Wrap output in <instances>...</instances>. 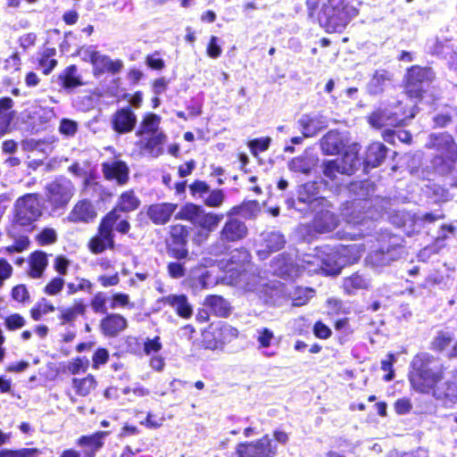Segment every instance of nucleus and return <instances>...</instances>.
<instances>
[{
  "mask_svg": "<svg viewBox=\"0 0 457 457\" xmlns=\"http://www.w3.org/2000/svg\"><path fill=\"white\" fill-rule=\"evenodd\" d=\"M12 107L13 101L12 98H0V137L8 131L13 119V112L11 111Z\"/></svg>",
  "mask_w": 457,
  "mask_h": 457,
  "instance_id": "28",
  "label": "nucleus"
},
{
  "mask_svg": "<svg viewBox=\"0 0 457 457\" xmlns=\"http://www.w3.org/2000/svg\"><path fill=\"white\" fill-rule=\"evenodd\" d=\"M203 209L194 204H187L176 214V219L185 220L190 221L192 224L196 225Z\"/></svg>",
  "mask_w": 457,
  "mask_h": 457,
  "instance_id": "36",
  "label": "nucleus"
},
{
  "mask_svg": "<svg viewBox=\"0 0 457 457\" xmlns=\"http://www.w3.org/2000/svg\"><path fill=\"white\" fill-rule=\"evenodd\" d=\"M88 363L87 358H76L69 363L68 370L71 374L85 372L88 368Z\"/></svg>",
  "mask_w": 457,
  "mask_h": 457,
  "instance_id": "61",
  "label": "nucleus"
},
{
  "mask_svg": "<svg viewBox=\"0 0 457 457\" xmlns=\"http://www.w3.org/2000/svg\"><path fill=\"white\" fill-rule=\"evenodd\" d=\"M390 83V75L385 70L377 71L368 84V90L370 94L381 93Z\"/></svg>",
  "mask_w": 457,
  "mask_h": 457,
  "instance_id": "33",
  "label": "nucleus"
},
{
  "mask_svg": "<svg viewBox=\"0 0 457 457\" xmlns=\"http://www.w3.org/2000/svg\"><path fill=\"white\" fill-rule=\"evenodd\" d=\"M162 118L154 113H146L139 126V129L137 131L138 135L145 134H152L155 135L158 132L159 126L161 123Z\"/></svg>",
  "mask_w": 457,
  "mask_h": 457,
  "instance_id": "34",
  "label": "nucleus"
},
{
  "mask_svg": "<svg viewBox=\"0 0 457 457\" xmlns=\"http://www.w3.org/2000/svg\"><path fill=\"white\" fill-rule=\"evenodd\" d=\"M165 141L166 136L162 132H159L146 140L143 150L150 156L156 158L162 154Z\"/></svg>",
  "mask_w": 457,
  "mask_h": 457,
  "instance_id": "32",
  "label": "nucleus"
},
{
  "mask_svg": "<svg viewBox=\"0 0 457 457\" xmlns=\"http://www.w3.org/2000/svg\"><path fill=\"white\" fill-rule=\"evenodd\" d=\"M26 320L19 313H13L4 319V326L8 330L13 331L23 328Z\"/></svg>",
  "mask_w": 457,
  "mask_h": 457,
  "instance_id": "49",
  "label": "nucleus"
},
{
  "mask_svg": "<svg viewBox=\"0 0 457 457\" xmlns=\"http://www.w3.org/2000/svg\"><path fill=\"white\" fill-rule=\"evenodd\" d=\"M64 279L60 277H55L45 287V293L48 295H56L63 288Z\"/></svg>",
  "mask_w": 457,
  "mask_h": 457,
  "instance_id": "57",
  "label": "nucleus"
},
{
  "mask_svg": "<svg viewBox=\"0 0 457 457\" xmlns=\"http://www.w3.org/2000/svg\"><path fill=\"white\" fill-rule=\"evenodd\" d=\"M235 453L237 457H275L277 445L265 435L260 439L238 444Z\"/></svg>",
  "mask_w": 457,
  "mask_h": 457,
  "instance_id": "9",
  "label": "nucleus"
},
{
  "mask_svg": "<svg viewBox=\"0 0 457 457\" xmlns=\"http://www.w3.org/2000/svg\"><path fill=\"white\" fill-rule=\"evenodd\" d=\"M289 170L295 172L308 173L311 170L310 161L303 156L294 158L289 162Z\"/></svg>",
  "mask_w": 457,
  "mask_h": 457,
  "instance_id": "48",
  "label": "nucleus"
},
{
  "mask_svg": "<svg viewBox=\"0 0 457 457\" xmlns=\"http://www.w3.org/2000/svg\"><path fill=\"white\" fill-rule=\"evenodd\" d=\"M369 286L370 279L359 273L345 278L343 282V288L348 295H354L358 290L366 289Z\"/></svg>",
  "mask_w": 457,
  "mask_h": 457,
  "instance_id": "31",
  "label": "nucleus"
},
{
  "mask_svg": "<svg viewBox=\"0 0 457 457\" xmlns=\"http://www.w3.org/2000/svg\"><path fill=\"white\" fill-rule=\"evenodd\" d=\"M77 71V67L75 65H71L63 71L62 75H60V79H62L64 87L72 88L81 85Z\"/></svg>",
  "mask_w": 457,
  "mask_h": 457,
  "instance_id": "42",
  "label": "nucleus"
},
{
  "mask_svg": "<svg viewBox=\"0 0 457 457\" xmlns=\"http://www.w3.org/2000/svg\"><path fill=\"white\" fill-rule=\"evenodd\" d=\"M395 259V254L394 250L384 251H377L371 253L367 262L370 263L374 267H383L390 263V262Z\"/></svg>",
  "mask_w": 457,
  "mask_h": 457,
  "instance_id": "38",
  "label": "nucleus"
},
{
  "mask_svg": "<svg viewBox=\"0 0 457 457\" xmlns=\"http://www.w3.org/2000/svg\"><path fill=\"white\" fill-rule=\"evenodd\" d=\"M353 253L354 255L350 257L349 262L358 261L363 249L361 245H353L348 247H343L341 251L325 246L317 250L315 255H306L301 264L295 265L288 256L279 254L271 264L272 272L281 278H294L300 273V269L312 272H323L326 275H337L340 272L343 262L340 260L339 254L346 255L348 253Z\"/></svg>",
  "mask_w": 457,
  "mask_h": 457,
  "instance_id": "1",
  "label": "nucleus"
},
{
  "mask_svg": "<svg viewBox=\"0 0 457 457\" xmlns=\"http://www.w3.org/2000/svg\"><path fill=\"white\" fill-rule=\"evenodd\" d=\"M432 361L433 357L428 353L415 356L410 374L411 386L418 392L432 394L436 400L451 408L457 403V384L445 382L438 385L443 373L439 369L430 367Z\"/></svg>",
  "mask_w": 457,
  "mask_h": 457,
  "instance_id": "2",
  "label": "nucleus"
},
{
  "mask_svg": "<svg viewBox=\"0 0 457 457\" xmlns=\"http://www.w3.org/2000/svg\"><path fill=\"white\" fill-rule=\"evenodd\" d=\"M111 123L115 132L126 134L135 128L137 116L129 108H120L112 114Z\"/></svg>",
  "mask_w": 457,
  "mask_h": 457,
  "instance_id": "14",
  "label": "nucleus"
},
{
  "mask_svg": "<svg viewBox=\"0 0 457 457\" xmlns=\"http://www.w3.org/2000/svg\"><path fill=\"white\" fill-rule=\"evenodd\" d=\"M96 217V212L89 201H79L72 208L67 219L71 222H84L87 223L93 221Z\"/></svg>",
  "mask_w": 457,
  "mask_h": 457,
  "instance_id": "20",
  "label": "nucleus"
},
{
  "mask_svg": "<svg viewBox=\"0 0 457 457\" xmlns=\"http://www.w3.org/2000/svg\"><path fill=\"white\" fill-rule=\"evenodd\" d=\"M92 65L96 74H101L104 72L115 74L122 70L123 62L119 59L112 60L105 54H93Z\"/></svg>",
  "mask_w": 457,
  "mask_h": 457,
  "instance_id": "19",
  "label": "nucleus"
},
{
  "mask_svg": "<svg viewBox=\"0 0 457 457\" xmlns=\"http://www.w3.org/2000/svg\"><path fill=\"white\" fill-rule=\"evenodd\" d=\"M313 187V184H305L301 186L298 189V200L302 203L309 204L312 207L315 206L316 204L324 202V199L314 197V194L312 191Z\"/></svg>",
  "mask_w": 457,
  "mask_h": 457,
  "instance_id": "43",
  "label": "nucleus"
},
{
  "mask_svg": "<svg viewBox=\"0 0 457 457\" xmlns=\"http://www.w3.org/2000/svg\"><path fill=\"white\" fill-rule=\"evenodd\" d=\"M224 197L223 192L220 189H216L209 193L204 199V203L210 207H219L222 204Z\"/></svg>",
  "mask_w": 457,
  "mask_h": 457,
  "instance_id": "59",
  "label": "nucleus"
},
{
  "mask_svg": "<svg viewBox=\"0 0 457 457\" xmlns=\"http://www.w3.org/2000/svg\"><path fill=\"white\" fill-rule=\"evenodd\" d=\"M74 194L72 183L67 179H58L48 185V201L54 208L66 205Z\"/></svg>",
  "mask_w": 457,
  "mask_h": 457,
  "instance_id": "12",
  "label": "nucleus"
},
{
  "mask_svg": "<svg viewBox=\"0 0 457 457\" xmlns=\"http://www.w3.org/2000/svg\"><path fill=\"white\" fill-rule=\"evenodd\" d=\"M177 207L178 205L172 203L155 204L147 208L146 214L154 224L163 225L170 220Z\"/></svg>",
  "mask_w": 457,
  "mask_h": 457,
  "instance_id": "16",
  "label": "nucleus"
},
{
  "mask_svg": "<svg viewBox=\"0 0 457 457\" xmlns=\"http://www.w3.org/2000/svg\"><path fill=\"white\" fill-rule=\"evenodd\" d=\"M246 235L245 224L237 219H230L220 231V240L222 242H236L243 239Z\"/></svg>",
  "mask_w": 457,
  "mask_h": 457,
  "instance_id": "17",
  "label": "nucleus"
},
{
  "mask_svg": "<svg viewBox=\"0 0 457 457\" xmlns=\"http://www.w3.org/2000/svg\"><path fill=\"white\" fill-rule=\"evenodd\" d=\"M223 220V214L205 213L202 212L196 226L209 232L213 231Z\"/></svg>",
  "mask_w": 457,
  "mask_h": 457,
  "instance_id": "39",
  "label": "nucleus"
},
{
  "mask_svg": "<svg viewBox=\"0 0 457 457\" xmlns=\"http://www.w3.org/2000/svg\"><path fill=\"white\" fill-rule=\"evenodd\" d=\"M78 130V124L76 121L69 120V119H62L60 122L59 126V131L62 135L71 137H73Z\"/></svg>",
  "mask_w": 457,
  "mask_h": 457,
  "instance_id": "54",
  "label": "nucleus"
},
{
  "mask_svg": "<svg viewBox=\"0 0 457 457\" xmlns=\"http://www.w3.org/2000/svg\"><path fill=\"white\" fill-rule=\"evenodd\" d=\"M79 283H68L67 289L69 295H73L78 291H91L92 283L86 278H79Z\"/></svg>",
  "mask_w": 457,
  "mask_h": 457,
  "instance_id": "58",
  "label": "nucleus"
},
{
  "mask_svg": "<svg viewBox=\"0 0 457 457\" xmlns=\"http://www.w3.org/2000/svg\"><path fill=\"white\" fill-rule=\"evenodd\" d=\"M162 348V344L161 342L160 337L158 336L153 338L147 337L144 343V352L147 355L158 353Z\"/></svg>",
  "mask_w": 457,
  "mask_h": 457,
  "instance_id": "56",
  "label": "nucleus"
},
{
  "mask_svg": "<svg viewBox=\"0 0 457 457\" xmlns=\"http://www.w3.org/2000/svg\"><path fill=\"white\" fill-rule=\"evenodd\" d=\"M249 253L245 250H237L232 252L231 259L226 266H221L228 273V278L236 286L245 287L249 291H256L257 293H265L266 284L263 279L250 274L245 269L248 262Z\"/></svg>",
  "mask_w": 457,
  "mask_h": 457,
  "instance_id": "5",
  "label": "nucleus"
},
{
  "mask_svg": "<svg viewBox=\"0 0 457 457\" xmlns=\"http://www.w3.org/2000/svg\"><path fill=\"white\" fill-rule=\"evenodd\" d=\"M344 140L339 132L331 130L321 140V149L327 154H337L343 147Z\"/></svg>",
  "mask_w": 457,
  "mask_h": 457,
  "instance_id": "30",
  "label": "nucleus"
},
{
  "mask_svg": "<svg viewBox=\"0 0 457 457\" xmlns=\"http://www.w3.org/2000/svg\"><path fill=\"white\" fill-rule=\"evenodd\" d=\"M360 146L357 144L351 145L344 156L336 160L328 161L323 163V173L330 179H335L337 174L351 175L361 165L358 158Z\"/></svg>",
  "mask_w": 457,
  "mask_h": 457,
  "instance_id": "7",
  "label": "nucleus"
},
{
  "mask_svg": "<svg viewBox=\"0 0 457 457\" xmlns=\"http://www.w3.org/2000/svg\"><path fill=\"white\" fill-rule=\"evenodd\" d=\"M358 13L352 0H327L319 12L318 21L328 33L342 32Z\"/></svg>",
  "mask_w": 457,
  "mask_h": 457,
  "instance_id": "4",
  "label": "nucleus"
},
{
  "mask_svg": "<svg viewBox=\"0 0 457 457\" xmlns=\"http://www.w3.org/2000/svg\"><path fill=\"white\" fill-rule=\"evenodd\" d=\"M54 48H47L44 51L39 60V65L43 69L45 74H49L57 64V61L54 58L55 55Z\"/></svg>",
  "mask_w": 457,
  "mask_h": 457,
  "instance_id": "45",
  "label": "nucleus"
},
{
  "mask_svg": "<svg viewBox=\"0 0 457 457\" xmlns=\"http://www.w3.org/2000/svg\"><path fill=\"white\" fill-rule=\"evenodd\" d=\"M303 137L315 136L327 127V120L321 114H305L298 120Z\"/></svg>",
  "mask_w": 457,
  "mask_h": 457,
  "instance_id": "18",
  "label": "nucleus"
},
{
  "mask_svg": "<svg viewBox=\"0 0 457 457\" xmlns=\"http://www.w3.org/2000/svg\"><path fill=\"white\" fill-rule=\"evenodd\" d=\"M204 303L218 316H226L228 313V303L221 296L209 295L205 298Z\"/></svg>",
  "mask_w": 457,
  "mask_h": 457,
  "instance_id": "37",
  "label": "nucleus"
},
{
  "mask_svg": "<svg viewBox=\"0 0 457 457\" xmlns=\"http://www.w3.org/2000/svg\"><path fill=\"white\" fill-rule=\"evenodd\" d=\"M127 320L120 314H109L101 321V328L104 335L114 337L127 328Z\"/></svg>",
  "mask_w": 457,
  "mask_h": 457,
  "instance_id": "23",
  "label": "nucleus"
},
{
  "mask_svg": "<svg viewBox=\"0 0 457 457\" xmlns=\"http://www.w3.org/2000/svg\"><path fill=\"white\" fill-rule=\"evenodd\" d=\"M109 432L100 431L89 436H81L77 444L79 446H88L90 450L85 452L86 457H95L96 453L103 446V440Z\"/></svg>",
  "mask_w": 457,
  "mask_h": 457,
  "instance_id": "27",
  "label": "nucleus"
},
{
  "mask_svg": "<svg viewBox=\"0 0 457 457\" xmlns=\"http://www.w3.org/2000/svg\"><path fill=\"white\" fill-rule=\"evenodd\" d=\"M314 295V290L309 287H298L292 295V302L295 306L306 304Z\"/></svg>",
  "mask_w": 457,
  "mask_h": 457,
  "instance_id": "46",
  "label": "nucleus"
},
{
  "mask_svg": "<svg viewBox=\"0 0 457 457\" xmlns=\"http://www.w3.org/2000/svg\"><path fill=\"white\" fill-rule=\"evenodd\" d=\"M140 205L139 198L134 191L129 190L122 193L117 202L115 208L109 213L114 212V223L120 219V212H129L137 210Z\"/></svg>",
  "mask_w": 457,
  "mask_h": 457,
  "instance_id": "22",
  "label": "nucleus"
},
{
  "mask_svg": "<svg viewBox=\"0 0 457 457\" xmlns=\"http://www.w3.org/2000/svg\"><path fill=\"white\" fill-rule=\"evenodd\" d=\"M187 241L184 242H171L169 245V252L170 255L176 259H184L187 256V249L186 248Z\"/></svg>",
  "mask_w": 457,
  "mask_h": 457,
  "instance_id": "52",
  "label": "nucleus"
},
{
  "mask_svg": "<svg viewBox=\"0 0 457 457\" xmlns=\"http://www.w3.org/2000/svg\"><path fill=\"white\" fill-rule=\"evenodd\" d=\"M84 305L82 303H75L71 307H60L58 311L60 312L59 319L62 321V324L69 323L73 321L79 314L84 312Z\"/></svg>",
  "mask_w": 457,
  "mask_h": 457,
  "instance_id": "40",
  "label": "nucleus"
},
{
  "mask_svg": "<svg viewBox=\"0 0 457 457\" xmlns=\"http://www.w3.org/2000/svg\"><path fill=\"white\" fill-rule=\"evenodd\" d=\"M55 311V307L46 298L38 301L30 310L31 318L37 321L45 315Z\"/></svg>",
  "mask_w": 457,
  "mask_h": 457,
  "instance_id": "41",
  "label": "nucleus"
},
{
  "mask_svg": "<svg viewBox=\"0 0 457 457\" xmlns=\"http://www.w3.org/2000/svg\"><path fill=\"white\" fill-rule=\"evenodd\" d=\"M203 345L206 349L215 350L221 346V339H219L217 328L204 331L203 334Z\"/></svg>",
  "mask_w": 457,
  "mask_h": 457,
  "instance_id": "47",
  "label": "nucleus"
},
{
  "mask_svg": "<svg viewBox=\"0 0 457 457\" xmlns=\"http://www.w3.org/2000/svg\"><path fill=\"white\" fill-rule=\"evenodd\" d=\"M103 171L107 179H114L123 185L129 179V168L124 162L112 161L103 164Z\"/></svg>",
  "mask_w": 457,
  "mask_h": 457,
  "instance_id": "21",
  "label": "nucleus"
},
{
  "mask_svg": "<svg viewBox=\"0 0 457 457\" xmlns=\"http://www.w3.org/2000/svg\"><path fill=\"white\" fill-rule=\"evenodd\" d=\"M42 214L37 195L28 194L17 199L15 203V221L21 226H29Z\"/></svg>",
  "mask_w": 457,
  "mask_h": 457,
  "instance_id": "8",
  "label": "nucleus"
},
{
  "mask_svg": "<svg viewBox=\"0 0 457 457\" xmlns=\"http://www.w3.org/2000/svg\"><path fill=\"white\" fill-rule=\"evenodd\" d=\"M357 189H360V193H356L360 197L347 202L342 209V215L348 229L344 232L343 237L351 239L361 237L371 227L373 221L383 214L382 208L378 205V199L365 198L368 195L366 183L359 182L351 185L350 191L355 192Z\"/></svg>",
  "mask_w": 457,
  "mask_h": 457,
  "instance_id": "3",
  "label": "nucleus"
},
{
  "mask_svg": "<svg viewBox=\"0 0 457 457\" xmlns=\"http://www.w3.org/2000/svg\"><path fill=\"white\" fill-rule=\"evenodd\" d=\"M217 334L219 339H221V345L226 342H229L230 340L237 337L238 331L237 328L229 326L223 325L220 328H217Z\"/></svg>",
  "mask_w": 457,
  "mask_h": 457,
  "instance_id": "50",
  "label": "nucleus"
},
{
  "mask_svg": "<svg viewBox=\"0 0 457 457\" xmlns=\"http://www.w3.org/2000/svg\"><path fill=\"white\" fill-rule=\"evenodd\" d=\"M386 155V146L378 142L370 144L367 149L364 163L367 167H378Z\"/></svg>",
  "mask_w": 457,
  "mask_h": 457,
  "instance_id": "29",
  "label": "nucleus"
},
{
  "mask_svg": "<svg viewBox=\"0 0 457 457\" xmlns=\"http://www.w3.org/2000/svg\"><path fill=\"white\" fill-rule=\"evenodd\" d=\"M427 145L438 152L432 160L436 172L441 175L450 173L457 162V145L453 137L447 133L432 134Z\"/></svg>",
  "mask_w": 457,
  "mask_h": 457,
  "instance_id": "6",
  "label": "nucleus"
},
{
  "mask_svg": "<svg viewBox=\"0 0 457 457\" xmlns=\"http://www.w3.org/2000/svg\"><path fill=\"white\" fill-rule=\"evenodd\" d=\"M263 244L266 249H258L257 254L260 259L267 258L269 253L281 249L285 245L284 236L278 232H269L262 235Z\"/></svg>",
  "mask_w": 457,
  "mask_h": 457,
  "instance_id": "24",
  "label": "nucleus"
},
{
  "mask_svg": "<svg viewBox=\"0 0 457 457\" xmlns=\"http://www.w3.org/2000/svg\"><path fill=\"white\" fill-rule=\"evenodd\" d=\"M338 224L337 219L330 211H321L313 220L314 229L320 233H327L332 231Z\"/></svg>",
  "mask_w": 457,
  "mask_h": 457,
  "instance_id": "26",
  "label": "nucleus"
},
{
  "mask_svg": "<svg viewBox=\"0 0 457 457\" xmlns=\"http://www.w3.org/2000/svg\"><path fill=\"white\" fill-rule=\"evenodd\" d=\"M72 386L77 395L87 396L96 388V381L94 376L89 374L83 378H73Z\"/></svg>",
  "mask_w": 457,
  "mask_h": 457,
  "instance_id": "35",
  "label": "nucleus"
},
{
  "mask_svg": "<svg viewBox=\"0 0 457 457\" xmlns=\"http://www.w3.org/2000/svg\"><path fill=\"white\" fill-rule=\"evenodd\" d=\"M114 212L108 213L102 220L98 235L93 237L89 242V249L94 253H100L106 248L113 247V234L112 229L114 226Z\"/></svg>",
  "mask_w": 457,
  "mask_h": 457,
  "instance_id": "10",
  "label": "nucleus"
},
{
  "mask_svg": "<svg viewBox=\"0 0 457 457\" xmlns=\"http://www.w3.org/2000/svg\"><path fill=\"white\" fill-rule=\"evenodd\" d=\"M453 341V337L448 332H440L433 340V349L444 351Z\"/></svg>",
  "mask_w": 457,
  "mask_h": 457,
  "instance_id": "51",
  "label": "nucleus"
},
{
  "mask_svg": "<svg viewBox=\"0 0 457 457\" xmlns=\"http://www.w3.org/2000/svg\"><path fill=\"white\" fill-rule=\"evenodd\" d=\"M32 117L38 119L41 123H46L54 117V112L51 108L37 106L35 108Z\"/></svg>",
  "mask_w": 457,
  "mask_h": 457,
  "instance_id": "55",
  "label": "nucleus"
},
{
  "mask_svg": "<svg viewBox=\"0 0 457 457\" xmlns=\"http://www.w3.org/2000/svg\"><path fill=\"white\" fill-rule=\"evenodd\" d=\"M270 144V137H262L253 139L249 142V147L253 154L256 155L258 152H264L269 148Z\"/></svg>",
  "mask_w": 457,
  "mask_h": 457,
  "instance_id": "60",
  "label": "nucleus"
},
{
  "mask_svg": "<svg viewBox=\"0 0 457 457\" xmlns=\"http://www.w3.org/2000/svg\"><path fill=\"white\" fill-rule=\"evenodd\" d=\"M159 308L169 305L183 319H189L193 314V308L184 295H170L157 301Z\"/></svg>",
  "mask_w": 457,
  "mask_h": 457,
  "instance_id": "15",
  "label": "nucleus"
},
{
  "mask_svg": "<svg viewBox=\"0 0 457 457\" xmlns=\"http://www.w3.org/2000/svg\"><path fill=\"white\" fill-rule=\"evenodd\" d=\"M432 78L429 69L419 66L411 67L407 73L406 93L411 98H420L422 94V84Z\"/></svg>",
  "mask_w": 457,
  "mask_h": 457,
  "instance_id": "13",
  "label": "nucleus"
},
{
  "mask_svg": "<svg viewBox=\"0 0 457 457\" xmlns=\"http://www.w3.org/2000/svg\"><path fill=\"white\" fill-rule=\"evenodd\" d=\"M254 337L258 343V349H264L271 346L275 340L273 331L268 328H257Z\"/></svg>",
  "mask_w": 457,
  "mask_h": 457,
  "instance_id": "44",
  "label": "nucleus"
},
{
  "mask_svg": "<svg viewBox=\"0 0 457 457\" xmlns=\"http://www.w3.org/2000/svg\"><path fill=\"white\" fill-rule=\"evenodd\" d=\"M171 242H184L187 241V229L185 226L176 224L170 227Z\"/></svg>",
  "mask_w": 457,
  "mask_h": 457,
  "instance_id": "62",
  "label": "nucleus"
},
{
  "mask_svg": "<svg viewBox=\"0 0 457 457\" xmlns=\"http://www.w3.org/2000/svg\"><path fill=\"white\" fill-rule=\"evenodd\" d=\"M29 276L32 278H41L48 265L46 253L41 251L34 252L29 256Z\"/></svg>",
  "mask_w": 457,
  "mask_h": 457,
  "instance_id": "25",
  "label": "nucleus"
},
{
  "mask_svg": "<svg viewBox=\"0 0 457 457\" xmlns=\"http://www.w3.org/2000/svg\"><path fill=\"white\" fill-rule=\"evenodd\" d=\"M92 309L95 312L104 313L106 312V296L104 293H97L91 302Z\"/></svg>",
  "mask_w": 457,
  "mask_h": 457,
  "instance_id": "63",
  "label": "nucleus"
},
{
  "mask_svg": "<svg viewBox=\"0 0 457 457\" xmlns=\"http://www.w3.org/2000/svg\"><path fill=\"white\" fill-rule=\"evenodd\" d=\"M396 356L393 353H388L386 359L381 361V369L388 373L385 376L386 381H390L394 378V371L392 370L393 364L396 361Z\"/></svg>",
  "mask_w": 457,
  "mask_h": 457,
  "instance_id": "64",
  "label": "nucleus"
},
{
  "mask_svg": "<svg viewBox=\"0 0 457 457\" xmlns=\"http://www.w3.org/2000/svg\"><path fill=\"white\" fill-rule=\"evenodd\" d=\"M37 240L39 245H46L54 244L57 240V234L54 228H44L37 236Z\"/></svg>",
  "mask_w": 457,
  "mask_h": 457,
  "instance_id": "53",
  "label": "nucleus"
},
{
  "mask_svg": "<svg viewBox=\"0 0 457 457\" xmlns=\"http://www.w3.org/2000/svg\"><path fill=\"white\" fill-rule=\"evenodd\" d=\"M396 111H392L390 108L384 110H378L369 117L370 124L374 128H382L386 126L397 127L402 124L405 118H412L414 116L412 111L407 113L403 111L399 106Z\"/></svg>",
  "mask_w": 457,
  "mask_h": 457,
  "instance_id": "11",
  "label": "nucleus"
}]
</instances>
